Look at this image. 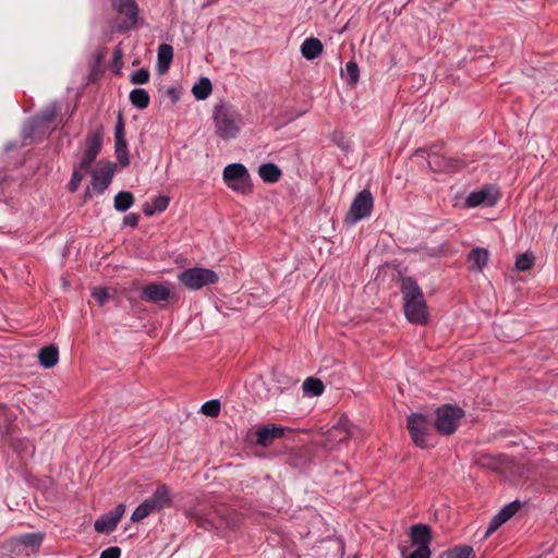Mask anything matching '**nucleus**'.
I'll return each mask as SVG.
<instances>
[{"label":"nucleus","mask_w":558,"mask_h":558,"mask_svg":"<svg viewBox=\"0 0 558 558\" xmlns=\"http://www.w3.org/2000/svg\"><path fill=\"white\" fill-rule=\"evenodd\" d=\"M60 110V105L57 101H52L37 116L25 121L22 128L23 145H31L46 138L53 130V123Z\"/></svg>","instance_id":"obj_1"},{"label":"nucleus","mask_w":558,"mask_h":558,"mask_svg":"<svg viewBox=\"0 0 558 558\" xmlns=\"http://www.w3.org/2000/svg\"><path fill=\"white\" fill-rule=\"evenodd\" d=\"M401 293L404 301V314L407 319L416 325H426L428 311L424 294L420 286L411 277L402 278Z\"/></svg>","instance_id":"obj_2"},{"label":"nucleus","mask_w":558,"mask_h":558,"mask_svg":"<svg viewBox=\"0 0 558 558\" xmlns=\"http://www.w3.org/2000/svg\"><path fill=\"white\" fill-rule=\"evenodd\" d=\"M213 119L216 134L225 141L236 137L241 130V114L231 105H217Z\"/></svg>","instance_id":"obj_3"},{"label":"nucleus","mask_w":558,"mask_h":558,"mask_svg":"<svg viewBox=\"0 0 558 558\" xmlns=\"http://www.w3.org/2000/svg\"><path fill=\"white\" fill-rule=\"evenodd\" d=\"M172 497L169 488L163 484L158 485L151 497L145 499L136 507L132 513L131 520L133 522H140L149 514L170 507Z\"/></svg>","instance_id":"obj_4"},{"label":"nucleus","mask_w":558,"mask_h":558,"mask_svg":"<svg viewBox=\"0 0 558 558\" xmlns=\"http://www.w3.org/2000/svg\"><path fill=\"white\" fill-rule=\"evenodd\" d=\"M435 428L442 435H452L459 427L464 411L452 404H444L436 412Z\"/></svg>","instance_id":"obj_5"},{"label":"nucleus","mask_w":558,"mask_h":558,"mask_svg":"<svg viewBox=\"0 0 558 558\" xmlns=\"http://www.w3.org/2000/svg\"><path fill=\"white\" fill-rule=\"evenodd\" d=\"M178 279L186 289L195 291L205 286L215 284L219 277L211 269L193 267L180 272Z\"/></svg>","instance_id":"obj_6"},{"label":"nucleus","mask_w":558,"mask_h":558,"mask_svg":"<svg viewBox=\"0 0 558 558\" xmlns=\"http://www.w3.org/2000/svg\"><path fill=\"white\" fill-rule=\"evenodd\" d=\"M223 182L232 191L247 194L252 191L251 177L242 163H231L223 169Z\"/></svg>","instance_id":"obj_7"},{"label":"nucleus","mask_w":558,"mask_h":558,"mask_svg":"<svg viewBox=\"0 0 558 558\" xmlns=\"http://www.w3.org/2000/svg\"><path fill=\"white\" fill-rule=\"evenodd\" d=\"M407 427L413 442L420 448L429 446L432 424L426 416L420 413H412L408 416Z\"/></svg>","instance_id":"obj_8"},{"label":"nucleus","mask_w":558,"mask_h":558,"mask_svg":"<svg viewBox=\"0 0 558 558\" xmlns=\"http://www.w3.org/2000/svg\"><path fill=\"white\" fill-rule=\"evenodd\" d=\"M374 207V198L368 190H363L356 194L351 203L350 210L345 215V222L354 225L359 220L367 218Z\"/></svg>","instance_id":"obj_9"},{"label":"nucleus","mask_w":558,"mask_h":558,"mask_svg":"<svg viewBox=\"0 0 558 558\" xmlns=\"http://www.w3.org/2000/svg\"><path fill=\"white\" fill-rule=\"evenodd\" d=\"M113 10L124 16L120 31L125 33L136 26L140 9L135 0H111Z\"/></svg>","instance_id":"obj_10"},{"label":"nucleus","mask_w":558,"mask_h":558,"mask_svg":"<svg viewBox=\"0 0 558 558\" xmlns=\"http://www.w3.org/2000/svg\"><path fill=\"white\" fill-rule=\"evenodd\" d=\"M501 194L497 186L485 185L477 191H473L466 197L465 204L469 207L487 206L492 207L500 199Z\"/></svg>","instance_id":"obj_11"},{"label":"nucleus","mask_w":558,"mask_h":558,"mask_svg":"<svg viewBox=\"0 0 558 558\" xmlns=\"http://www.w3.org/2000/svg\"><path fill=\"white\" fill-rule=\"evenodd\" d=\"M116 171V165L111 161H99L92 172V186L98 194H102L110 185Z\"/></svg>","instance_id":"obj_12"},{"label":"nucleus","mask_w":558,"mask_h":558,"mask_svg":"<svg viewBox=\"0 0 558 558\" xmlns=\"http://www.w3.org/2000/svg\"><path fill=\"white\" fill-rule=\"evenodd\" d=\"M174 298V291L165 283L151 282L144 286L141 291L142 300L155 304H160L161 302L168 303Z\"/></svg>","instance_id":"obj_13"},{"label":"nucleus","mask_w":558,"mask_h":558,"mask_svg":"<svg viewBox=\"0 0 558 558\" xmlns=\"http://www.w3.org/2000/svg\"><path fill=\"white\" fill-rule=\"evenodd\" d=\"M102 144V133L101 131H95L89 133L85 141V150L80 163L81 171H88L90 169L92 163L96 159L97 155L100 151Z\"/></svg>","instance_id":"obj_14"},{"label":"nucleus","mask_w":558,"mask_h":558,"mask_svg":"<svg viewBox=\"0 0 558 558\" xmlns=\"http://www.w3.org/2000/svg\"><path fill=\"white\" fill-rule=\"evenodd\" d=\"M125 512V505L119 504L113 510L105 513L95 521L94 527L98 533L113 532Z\"/></svg>","instance_id":"obj_15"},{"label":"nucleus","mask_w":558,"mask_h":558,"mask_svg":"<svg viewBox=\"0 0 558 558\" xmlns=\"http://www.w3.org/2000/svg\"><path fill=\"white\" fill-rule=\"evenodd\" d=\"M191 519L197 526L205 530L218 529L221 524V517L217 510H207L205 507H197L191 512Z\"/></svg>","instance_id":"obj_16"},{"label":"nucleus","mask_w":558,"mask_h":558,"mask_svg":"<svg viewBox=\"0 0 558 558\" xmlns=\"http://www.w3.org/2000/svg\"><path fill=\"white\" fill-rule=\"evenodd\" d=\"M283 434L284 428L281 426H277L275 424L264 425L257 428L255 432V441L260 447H269L276 439L281 438Z\"/></svg>","instance_id":"obj_17"},{"label":"nucleus","mask_w":558,"mask_h":558,"mask_svg":"<svg viewBox=\"0 0 558 558\" xmlns=\"http://www.w3.org/2000/svg\"><path fill=\"white\" fill-rule=\"evenodd\" d=\"M410 539L416 548L424 547L426 550H430L432 529L426 524H414L410 531Z\"/></svg>","instance_id":"obj_18"},{"label":"nucleus","mask_w":558,"mask_h":558,"mask_svg":"<svg viewBox=\"0 0 558 558\" xmlns=\"http://www.w3.org/2000/svg\"><path fill=\"white\" fill-rule=\"evenodd\" d=\"M354 435V428L350 425L347 417H341L339 422L329 430V438L338 444L347 441Z\"/></svg>","instance_id":"obj_19"},{"label":"nucleus","mask_w":558,"mask_h":558,"mask_svg":"<svg viewBox=\"0 0 558 558\" xmlns=\"http://www.w3.org/2000/svg\"><path fill=\"white\" fill-rule=\"evenodd\" d=\"M104 59H105V49H100L93 53L90 64H89V73H88V82L89 83H96L104 76V74H105Z\"/></svg>","instance_id":"obj_20"},{"label":"nucleus","mask_w":558,"mask_h":558,"mask_svg":"<svg viewBox=\"0 0 558 558\" xmlns=\"http://www.w3.org/2000/svg\"><path fill=\"white\" fill-rule=\"evenodd\" d=\"M44 541V533H25L17 535L13 538V542L17 545L24 546L32 550H37Z\"/></svg>","instance_id":"obj_21"},{"label":"nucleus","mask_w":558,"mask_h":558,"mask_svg":"<svg viewBox=\"0 0 558 558\" xmlns=\"http://www.w3.org/2000/svg\"><path fill=\"white\" fill-rule=\"evenodd\" d=\"M323 52V44L318 38H306L301 45V53L306 60H314Z\"/></svg>","instance_id":"obj_22"},{"label":"nucleus","mask_w":558,"mask_h":558,"mask_svg":"<svg viewBox=\"0 0 558 558\" xmlns=\"http://www.w3.org/2000/svg\"><path fill=\"white\" fill-rule=\"evenodd\" d=\"M38 360L44 368L53 367L59 361L58 348L53 344L47 345L39 350Z\"/></svg>","instance_id":"obj_23"},{"label":"nucleus","mask_w":558,"mask_h":558,"mask_svg":"<svg viewBox=\"0 0 558 558\" xmlns=\"http://www.w3.org/2000/svg\"><path fill=\"white\" fill-rule=\"evenodd\" d=\"M489 253L486 248L476 247L469 253L468 260L472 263L471 268L482 271L488 262Z\"/></svg>","instance_id":"obj_24"},{"label":"nucleus","mask_w":558,"mask_h":558,"mask_svg":"<svg viewBox=\"0 0 558 558\" xmlns=\"http://www.w3.org/2000/svg\"><path fill=\"white\" fill-rule=\"evenodd\" d=\"M258 174L264 182L276 183L281 177V170L275 163H263L258 169Z\"/></svg>","instance_id":"obj_25"},{"label":"nucleus","mask_w":558,"mask_h":558,"mask_svg":"<svg viewBox=\"0 0 558 558\" xmlns=\"http://www.w3.org/2000/svg\"><path fill=\"white\" fill-rule=\"evenodd\" d=\"M170 198L165 195L157 196L151 204H146L144 206V214L148 217L155 215L156 213H162L169 206Z\"/></svg>","instance_id":"obj_26"},{"label":"nucleus","mask_w":558,"mask_h":558,"mask_svg":"<svg viewBox=\"0 0 558 558\" xmlns=\"http://www.w3.org/2000/svg\"><path fill=\"white\" fill-rule=\"evenodd\" d=\"M213 90V85L209 78L202 77L197 84L192 88L193 96L198 100H205L209 97Z\"/></svg>","instance_id":"obj_27"},{"label":"nucleus","mask_w":558,"mask_h":558,"mask_svg":"<svg viewBox=\"0 0 558 558\" xmlns=\"http://www.w3.org/2000/svg\"><path fill=\"white\" fill-rule=\"evenodd\" d=\"M130 101L134 107L145 109L149 106L150 96L145 89L135 88L130 93Z\"/></svg>","instance_id":"obj_28"},{"label":"nucleus","mask_w":558,"mask_h":558,"mask_svg":"<svg viewBox=\"0 0 558 558\" xmlns=\"http://www.w3.org/2000/svg\"><path fill=\"white\" fill-rule=\"evenodd\" d=\"M134 204L131 192L122 191L114 196V208L118 211H126Z\"/></svg>","instance_id":"obj_29"},{"label":"nucleus","mask_w":558,"mask_h":558,"mask_svg":"<svg viewBox=\"0 0 558 558\" xmlns=\"http://www.w3.org/2000/svg\"><path fill=\"white\" fill-rule=\"evenodd\" d=\"M325 386L318 378L310 377L303 383V391L313 397L320 396L324 392Z\"/></svg>","instance_id":"obj_30"},{"label":"nucleus","mask_w":558,"mask_h":558,"mask_svg":"<svg viewBox=\"0 0 558 558\" xmlns=\"http://www.w3.org/2000/svg\"><path fill=\"white\" fill-rule=\"evenodd\" d=\"M158 63L159 66H162L165 70H168L172 58H173V48L168 44H161L158 47Z\"/></svg>","instance_id":"obj_31"},{"label":"nucleus","mask_w":558,"mask_h":558,"mask_svg":"<svg viewBox=\"0 0 558 558\" xmlns=\"http://www.w3.org/2000/svg\"><path fill=\"white\" fill-rule=\"evenodd\" d=\"M114 149H116L117 159H118L120 166H122V167L129 166L130 159H129L126 140L123 138V140L114 141Z\"/></svg>","instance_id":"obj_32"},{"label":"nucleus","mask_w":558,"mask_h":558,"mask_svg":"<svg viewBox=\"0 0 558 558\" xmlns=\"http://www.w3.org/2000/svg\"><path fill=\"white\" fill-rule=\"evenodd\" d=\"M447 558H474V551L469 545H460L448 550Z\"/></svg>","instance_id":"obj_33"},{"label":"nucleus","mask_w":558,"mask_h":558,"mask_svg":"<svg viewBox=\"0 0 558 558\" xmlns=\"http://www.w3.org/2000/svg\"><path fill=\"white\" fill-rule=\"evenodd\" d=\"M534 256L532 253H524L517 258L515 267L520 271L530 270L534 266Z\"/></svg>","instance_id":"obj_34"},{"label":"nucleus","mask_w":558,"mask_h":558,"mask_svg":"<svg viewBox=\"0 0 558 558\" xmlns=\"http://www.w3.org/2000/svg\"><path fill=\"white\" fill-rule=\"evenodd\" d=\"M202 413L209 417H216L220 413V402L218 400L206 401L202 405Z\"/></svg>","instance_id":"obj_35"},{"label":"nucleus","mask_w":558,"mask_h":558,"mask_svg":"<svg viewBox=\"0 0 558 558\" xmlns=\"http://www.w3.org/2000/svg\"><path fill=\"white\" fill-rule=\"evenodd\" d=\"M347 81L350 85H355L359 81V66L354 61H349L345 64Z\"/></svg>","instance_id":"obj_36"},{"label":"nucleus","mask_w":558,"mask_h":558,"mask_svg":"<svg viewBox=\"0 0 558 558\" xmlns=\"http://www.w3.org/2000/svg\"><path fill=\"white\" fill-rule=\"evenodd\" d=\"M149 71L145 68H142L131 74L130 81L134 85H142L146 84L149 81Z\"/></svg>","instance_id":"obj_37"},{"label":"nucleus","mask_w":558,"mask_h":558,"mask_svg":"<svg viewBox=\"0 0 558 558\" xmlns=\"http://www.w3.org/2000/svg\"><path fill=\"white\" fill-rule=\"evenodd\" d=\"M521 507V504L519 501H513V502H510L509 505L505 506L499 512L498 514L505 519V521L507 522L509 519H511L515 512L520 509Z\"/></svg>","instance_id":"obj_38"},{"label":"nucleus","mask_w":558,"mask_h":558,"mask_svg":"<svg viewBox=\"0 0 558 558\" xmlns=\"http://www.w3.org/2000/svg\"><path fill=\"white\" fill-rule=\"evenodd\" d=\"M445 156L433 153L428 156V165L434 171H445Z\"/></svg>","instance_id":"obj_39"},{"label":"nucleus","mask_w":558,"mask_h":558,"mask_svg":"<svg viewBox=\"0 0 558 558\" xmlns=\"http://www.w3.org/2000/svg\"><path fill=\"white\" fill-rule=\"evenodd\" d=\"M504 523H506L505 519H502L498 513L494 515L487 526L485 532V537H489L494 534Z\"/></svg>","instance_id":"obj_40"},{"label":"nucleus","mask_w":558,"mask_h":558,"mask_svg":"<svg viewBox=\"0 0 558 558\" xmlns=\"http://www.w3.org/2000/svg\"><path fill=\"white\" fill-rule=\"evenodd\" d=\"M122 58H123L122 50L119 47H117L113 51V58H112V66H113L116 74H119L120 70L123 66Z\"/></svg>","instance_id":"obj_41"},{"label":"nucleus","mask_w":558,"mask_h":558,"mask_svg":"<svg viewBox=\"0 0 558 558\" xmlns=\"http://www.w3.org/2000/svg\"><path fill=\"white\" fill-rule=\"evenodd\" d=\"M125 138L124 120L123 116L119 113L118 121L114 128V141Z\"/></svg>","instance_id":"obj_42"},{"label":"nucleus","mask_w":558,"mask_h":558,"mask_svg":"<svg viewBox=\"0 0 558 558\" xmlns=\"http://www.w3.org/2000/svg\"><path fill=\"white\" fill-rule=\"evenodd\" d=\"M93 298L97 301L99 305H104L109 298V293L107 289L96 288L93 291Z\"/></svg>","instance_id":"obj_43"},{"label":"nucleus","mask_w":558,"mask_h":558,"mask_svg":"<svg viewBox=\"0 0 558 558\" xmlns=\"http://www.w3.org/2000/svg\"><path fill=\"white\" fill-rule=\"evenodd\" d=\"M121 549L117 546H111L101 551L99 558H120Z\"/></svg>","instance_id":"obj_44"},{"label":"nucleus","mask_w":558,"mask_h":558,"mask_svg":"<svg viewBox=\"0 0 558 558\" xmlns=\"http://www.w3.org/2000/svg\"><path fill=\"white\" fill-rule=\"evenodd\" d=\"M444 163H445V171L452 172V171H456L460 167L461 161L459 159L445 156Z\"/></svg>","instance_id":"obj_45"},{"label":"nucleus","mask_w":558,"mask_h":558,"mask_svg":"<svg viewBox=\"0 0 558 558\" xmlns=\"http://www.w3.org/2000/svg\"><path fill=\"white\" fill-rule=\"evenodd\" d=\"M430 550H426L424 547L416 548L413 553H411L405 558H430Z\"/></svg>","instance_id":"obj_46"},{"label":"nucleus","mask_w":558,"mask_h":558,"mask_svg":"<svg viewBox=\"0 0 558 558\" xmlns=\"http://www.w3.org/2000/svg\"><path fill=\"white\" fill-rule=\"evenodd\" d=\"M138 219H140L138 215H136V214H129V215L124 216L123 223L125 226H130L132 228H135L138 225Z\"/></svg>","instance_id":"obj_47"},{"label":"nucleus","mask_w":558,"mask_h":558,"mask_svg":"<svg viewBox=\"0 0 558 558\" xmlns=\"http://www.w3.org/2000/svg\"><path fill=\"white\" fill-rule=\"evenodd\" d=\"M82 180V174L76 170L72 172V192L76 189V184Z\"/></svg>","instance_id":"obj_48"},{"label":"nucleus","mask_w":558,"mask_h":558,"mask_svg":"<svg viewBox=\"0 0 558 558\" xmlns=\"http://www.w3.org/2000/svg\"><path fill=\"white\" fill-rule=\"evenodd\" d=\"M27 447H29V448H31L29 453H31V454H33V453H34L33 446H32L29 442H27Z\"/></svg>","instance_id":"obj_49"}]
</instances>
